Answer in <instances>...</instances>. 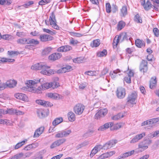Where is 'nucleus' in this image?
<instances>
[{"instance_id":"79ce46f5","label":"nucleus","mask_w":159,"mask_h":159,"mask_svg":"<svg viewBox=\"0 0 159 159\" xmlns=\"http://www.w3.org/2000/svg\"><path fill=\"white\" fill-rule=\"evenodd\" d=\"M83 60V58L82 57H80L74 58L73 61L74 62L77 63H82Z\"/></svg>"},{"instance_id":"c756f323","label":"nucleus","mask_w":159,"mask_h":159,"mask_svg":"<svg viewBox=\"0 0 159 159\" xmlns=\"http://www.w3.org/2000/svg\"><path fill=\"white\" fill-rule=\"evenodd\" d=\"M63 121V118L62 117H59L56 118L52 122V124L54 126H56Z\"/></svg>"},{"instance_id":"20e7f679","label":"nucleus","mask_w":159,"mask_h":159,"mask_svg":"<svg viewBox=\"0 0 159 159\" xmlns=\"http://www.w3.org/2000/svg\"><path fill=\"white\" fill-rule=\"evenodd\" d=\"M49 20L50 25L53 28L56 30L59 29V27L56 24L55 16L53 12L52 13L51 15L50 16Z\"/></svg>"},{"instance_id":"864d4df0","label":"nucleus","mask_w":159,"mask_h":159,"mask_svg":"<svg viewBox=\"0 0 159 159\" xmlns=\"http://www.w3.org/2000/svg\"><path fill=\"white\" fill-rule=\"evenodd\" d=\"M12 36L9 34H5L2 36V38L3 39L9 40L11 39Z\"/></svg>"},{"instance_id":"f257e3e1","label":"nucleus","mask_w":159,"mask_h":159,"mask_svg":"<svg viewBox=\"0 0 159 159\" xmlns=\"http://www.w3.org/2000/svg\"><path fill=\"white\" fill-rule=\"evenodd\" d=\"M41 80L43 79H40L38 80L28 81L26 84L29 88V91L32 93H40L41 90H45L51 88L52 83H46L41 84L40 86L36 88V87L37 86V84L40 83Z\"/></svg>"},{"instance_id":"f8f14e48","label":"nucleus","mask_w":159,"mask_h":159,"mask_svg":"<svg viewBox=\"0 0 159 159\" xmlns=\"http://www.w3.org/2000/svg\"><path fill=\"white\" fill-rule=\"evenodd\" d=\"M46 95L48 97L54 100H58L63 98L62 96L56 93H48Z\"/></svg>"},{"instance_id":"8fccbe9b","label":"nucleus","mask_w":159,"mask_h":159,"mask_svg":"<svg viewBox=\"0 0 159 159\" xmlns=\"http://www.w3.org/2000/svg\"><path fill=\"white\" fill-rule=\"evenodd\" d=\"M50 0H42L39 2V4L40 5H43L50 2Z\"/></svg>"},{"instance_id":"a878e982","label":"nucleus","mask_w":159,"mask_h":159,"mask_svg":"<svg viewBox=\"0 0 159 159\" xmlns=\"http://www.w3.org/2000/svg\"><path fill=\"white\" fill-rule=\"evenodd\" d=\"M68 117L69 120L71 122L74 121L75 120V114L72 111L68 113Z\"/></svg>"},{"instance_id":"ea45409f","label":"nucleus","mask_w":159,"mask_h":159,"mask_svg":"<svg viewBox=\"0 0 159 159\" xmlns=\"http://www.w3.org/2000/svg\"><path fill=\"white\" fill-rule=\"evenodd\" d=\"M28 39L26 38L20 39L17 40V43L18 44H27Z\"/></svg>"},{"instance_id":"1a4fd4ad","label":"nucleus","mask_w":159,"mask_h":159,"mask_svg":"<svg viewBox=\"0 0 159 159\" xmlns=\"http://www.w3.org/2000/svg\"><path fill=\"white\" fill-rule=\"evenodd\" d=\"M159 121V117L153 118L144 121L142 124V126L149 125L150 126H152V125Z\"/></svg>"},{"instance_id":"423d86ee","label":"nucleus","mask_w":159,"mask_h":159,"mask_svg":"<svg viewBox=\"0 0 159 159\" xmlns=\"http://www.w3.org/2000/svg\"><path fill=\"white\" fill-rule=\"evenodd\" d=\"M139 69L140 72L143 74L147 72L148 70V62L147 61L142 60L139 67Z\"/></svg>"},{"instance_id":"dca6fc26","label":"nucleus","mask_w":159,"mask_h":159,"mask_svg":"<svg viewBox=\"0 0 159 159\" xmlns=\"http://www.w3.org/2000/svg\"><path fill=\"white\" fill-rule=\"evenodd\" d=\"M36 102L37 104L44 107H51L53 105L51 103L44 100H37L36 101Z\"/></svg>"},{"instance_id":"f3484780","label":"nucleus","mask_w":159,"mask_h":159,"mask_svg":"<svg viewBox=\"0 0 159 159\" xmlns=\"http://www.w3.org/2000/svg\"><path fill=\"white\" fill-rule=\"evenodd\" d=\"M61 56L62 54L60 53H54L50 55L48 58L52 61H55L60 59Z\"/></svg>"},{"instance_id":"0e129e2a","label":"nucleus","mask_w":159,"mask_h":159,"mask_svg":"<svg viewBox=\"0 0 159 159\" xmlns=\"http://www.w3.org/2000/svg\"><path fill=\"white\" fill-rule=\"evenodd\" d=\"M79 42L77 40H75L72 38L70 40V43L71 44L75 45L77 44Z\"/></svg>"},{"instance_id":"a18cd8bd","label":"nucleus","mask_w":159,"mask_h":159,"mask_svg":"<svg viewBox=\"0 0 159 159\" xmlns=\"http://www.w3.org/2000/svg\"><path fill=\"white\" fill-rule=\"evenodd\" d=\"M11 2L9 0H0V4L2 5H9L11 4Z\"/></svg>"},{"instance_id":"39448f33","label":"nucleus","mask_w":159,"mask_h":159,"mask_svg":"<svg viewBox=\"0 0 159 159\" xmlns=\"http://www.w3.org/2000/svg\"><path fill=\"white\" fill-rule=\"evenodd\" d=\"M116 93L117 98L119 99L124 98L126 95L125 90V89L121 87H118L116 91Z\"/></svg>"},{"instance_id":"9b49d317","label":"nucleus","mask_w":159,"mask_h":159,"mask_svg":"<svg viewBox=\"0 0 159 159\" xmlns=\"http://www.w3.org/2000/svg\"><path fill=\"white\" fill-rule=\"evenodd\" d=\"M145 135V132H143L141 134L136 135L131 140L130 143H134L138 142L144 137Z\"/></svg>"},{"instance_id":"603ef678","label":"nucleus","mask_w":159,"mask_h":159,"mask_svg":"<svg viewBox=\"0 0 159 159\" xmlns=\"http://www.w3.org/2000/svg\"><path fill=\"white\" fill-rule=\"evenodd\" d=\"M70 33L71 36L75 37H80L83 36V35L81 34L74 32H71Z\"/></svg>"},{"instance_id":"4c0bfd02","label":"nucleus","mask_w":159,"mask_h":159,"mask_svg":"<svg viewBox=\"0 0 159 159\" xmlns=\"http://www.w3.org/2000/svg\"><path fill=\"white\" fill-rule=\"evenodd\" d=\"M52 48L51 47H48L45 48L42 52L43 55H47L49 54L51 52Z\"/></svg>"},{"instance_id":"3c124183","label":"nucleus","mask_w":159,"mask_h":159,"mask_svg":"<svg viewBox=\"0 0 159 159\" xmlns=\"http://www.w3.org/2000/svg\"><path fill=\"white\" fill-rule=\"evenodd\" d=\"M135 21L137 23H141L142 20L141 17L139 16V14H137L135 16Z\"/></svg>"},{"instance_id":"680f3d73","label":"nucleus","mask_w":159,"mask_h":159,"mask_svg":"<svg viewBox=\"0 0 159 159\" xmlns=\"http://www.w3.org/2000/svg\"><path fill=\"white\" fill-rule=\"evenodd\" d=\"M55 137L56 138H61L64 137L62 131L58 132L55 136Z\"/></svg>"},{"instance_id":"aec40b11","label":"nucleus","mask_w":159,"mask_h":159,"mask_svg":"<svg viewBox=\"0 0 159 159\" xmlns=\"http://www.w3.org/2000/svg\"><path fill=\"white\" fill-rule=\"evenodd\" d=\"M16 82L14 80H11L7 81L5 83L6 88H14L16 86Z\"/></svg>"},{"instance_id":"f704fd0d","label":"nucleus","mask_w":159,"mask_h":159,"mask_svg":"<svg viewBox=\"0 0 159 159\" xmlns=\"http://www.w3.org/2000/svg\"><path fill=\"white\" fill-rule=\"evenodd\" d=\"M100 40L98 39L94 40L91 43L90 45L91 47H98L100 45Z\"/></svg>"},{"instance_id":"e433bc0d","label":"nucleus","mask_w":159,"mask_h":159,"mask_svg":"<svg viewBox=\"0 0 159 159\" xmlns=\"http://www.w3.org/2000/svg\"><path fill=\"white\" fill-rule=\"evenodd\" d=\"M39 43V42L37 40L33 39H28V42L27 44H32L36 45Z\"/></svg>"},{"instance_id":"c03bdc74","label":"nucleus","mask_w":159,"mask_h":159,"mask_svg":"<svg viewBox=\"0 0 159 159\" xmlns=\"http://www.w3.org/2000/svg\"><path fill=\"white\" fill-rule=\"evenodd\" d=\"M120 72V71L119 70H114L113 72H110V75L112 79H114L117 76V73Z\"/></svg>"},{"instance_id":"5fc2aeb1","label":"nucleus","mask_w":159,"mask_h":159,"mask_svg":"<svg viewBox=\"0 0 159 159\" xmlns=\"http://www.w3.org/2000/svg\"><path fill=\"white\" fill-rule=\"evenodd\" d=\"M106 11L107 13H110L111 11V6L110 4L109 3H108L106 4Z\"/></svg>"},{"instance_id":"69168bd1","label":"nucleus","mask_w":159,"mask_h":159,"mask_svg":"<svg viewBox=\"0 0 159 159\" xmlns=\"http://www.w3.org/2000/svg\"><path fill=\"white\" fill-rule=\"evenodd\" d=\"M124 80L127 83L129 84L131 83V77L127 75L125 76L124 78Z\"/></svg>"},{"instance_id":"e2e57ef3","label":"nucleus","mask_w":159,"mask_h":159,"mask_svg":"<svg viewBox=\"0 0 159 159\" xmlns=\"http://www.w3.org/2000/svg\"><path fill=\"white\" fill-rule=\"evenodd\" d=\"M16 35L20 37H24L26 35L25 33L22 32H18L16 33Z\"/></svg>"},{"instance_id":"c9c22d12","label":"nucleus","mask_w":159,"mask_h":159,"mask_svg":"<svg viewBox=\"0 0 159 159\" xmlns=\"http://www.w3.org/2000/svg\"><path fill=\"white\" fill-rule=\"evenodd\" d=\"M27 141V139H25V140L18 143L15 145L14 147L15 149H17L20 148L21 146L25 144V143Z\"/></svg>"},{"instance_id":"6e6552de","label":"nucleus","mask_w":159,"mask_h":159,"mask_svg":"<svg viewBox=\"0 0 159 159\" xmlns=\"http://www.w3.org/2000/svg\"><path fill=\"white\" fill-rule=\"evenodd\" d=\"M66 141V139L64 138L57 140L51 144L50 148H51L52 149L57 147L59 146L65 142Z\"/></svg>"},{"instance_id":"f03ea898","label":"nucleus","mask_w":159,"mask_h":159,"mask_svg":"<svg viewBox=\"0 0 159 159\" xmlns=\"http://www.w3.org/2000/svg\"><path fill=\"white\" fill-rule=\"evenodd\" d=\"M32 70H41L40 73L43 75H50L54 74L56 71L53 70H49L50 67L42 63H38L32 65L31 67Z\"/></svg>"},{"instance_id":"7c9ffc66","label":"nucleus","mask_w":159,"mask_h":159,"mask_svg":"<svg viewBox=\"0 0 159 159\" xmlns=\"http://www.w3.org/2000/svg\"><path fill=\"white\" fill-rule=\"evenodd\" d=\"M24 153L20 152L14 155L11 159H24Z\"/></svg>"},{"instance_id":"774afa93","label":"nucleus","mask_w":159,"mask_h":159,"mask_svg":"<svg viewBox=\"0 0 159 159\" xmlns=\"http://www.w3.org/2000/svg\"><path fill=\"white\" fill-rule=\"evenodd\" d=\"M98 152L97 150H96L95 147L92 150L91 153L90 154V156L92 157L96 153Z\"/></svg>"},{"instance_id":"bb28decb","label":"nucleus","mask_w":159,"mask_h":159,"mask_svg":"<svg viewBox=\"0 0 159 159\" xmlns=\"http://www.w3.org/2000/svg\"><path fill=\"white\" fill-rule=\"evenodd\" d=\"M139 148L141 149V151H144L147 149L148 147L145 144V143H144L143 141L140 142L138 145Z\"/></svg>"},{"instance_id":"6e6d98bb","label":"nucleus","mask_w":159,"mask_h":159,"mask_svg":"<svg viewBox=\"0 0 159 159\" xmlns=\"http://www.w3.org/2000/svg\"><path fill=\"white\" fill-rule=\"evenodd\" d=\"M95 71H87L85 72L84 74L88 75L94 76L95 75Z\"/></svg>"},{"instance_id":"338daca9","label":"nucleus","mask_w":159,"mask_h":159,"mask_svg":"<svg viewBox=\"0 0 159 159\" xmlns=\"http://www.w3.org/2000/svg\"><path fill=\"white\" fill-rule=\"evenodd\" d=\"M6 88L5 83H3L0 82V90H4Z\"/></svg>"},{"instance_id":"de8ad7c7","label":"nucleus","mask_w":159,"mask_h":159,"mask_svg":"<svg viewBox=\"0 0 159 159\" xmlns=\"http://www.w3.org/2000/svg\"><path fill=\"white\" fill-rule=\"evenodd\" d=\"M134 152V150H132L130 151H129L123 154V156L125 157H128V156H130L133 154Z\"/></svg>"},{"instance_id":"473e14b6","label":"nucleus","mask_w":159,"mask_h":159,"mask_svg":"<svg viewBox=\"0 0 159 159\" xmlns=\"http://www.w3.org/2000/svg\"><path fill=\"white\" fill-rule=\"evenodd\" d=\"M135 45L139 48H141L142 47L145 46V43H143V41L140 40L139 39H137L135 40Z\"/></svg>"},{"instance_id":"37998d69","label":"nucleus","mask_w":159,"mask_h":159,"mask_svg":"<svg viewBox=\"0 0 159 159\" xmlns=\"http://www.w3.org/2000/svg\"><path fill=\"white\" fill-rule=\"evenodd\" d=\"M121 13L122 16H124L127 14V8L125 6L122 7L121 9Z\"/></svg>"},{"instance_id":"a211bd4d","label":"nucleus","mask_w":159,"mask_h":159,"mask_svg":"<svg viewBox=\"0 0 159 159\" xmlns=\"http://www.w3.org/2000/svg\"><path fill=\"white\" fill-rule=\"evenodd\" d=\"M48 110H44L42 109L38 110L37 112L38 116L40 118H43L47 116L48 114H46V112H47Z\"/></svg>"},{"instance_id":"13d9d810","label":"nucleus","mask_w":159,"mask_h":159,"mask_svg":"<svg viewBox=\"0 0 159 159\" xmlns=\"http://www.w3.org/2000/svg\"><path fill=\"white\" fill-rule=\"evenodd\" d=\"M8 54L10 56H12L13 55L16 54V55L20 53L18 51H9L7 52Z\"/></svg>"},{"instance_id":"58836bf2","label":"nucleus","mask_w":159,"mask_h":159,"mask_svg":"<svg viewBox=\"0 0 159 159\" xmlns=\"http://www.w3.org/2000/svg\"><path fill=\"white\" fill-rule=\"evenodd\" d=\"M125 25V23L124 21H119L117 25V30L119 31L121 30L124 27Z\"/></svg>"},{"instance_id":"ddd939ff","label":"nucleus","mask_w":159,"mask_h":159,"mask_svg":"<svg viewBox=\"0 0 159 159\" xmlns=\"http://www.w3.org/2000/svg\"><path fill=\"white\" fill-rule=\"evenodd\" d=\"M15 97L17 99L24 101H28V97L25 94L21 93H17L14 95Z\"/></svg>"},{"instance_id":"9d476101","label":"nucleus","mask_w":159,"mask_h":159,"mask_svg":"<svg viewBox=\"0 0 159 159\" xmlns=\"http://www.w3.org/2000/svg\"><path fill=\"white\" fill-rule=\"evenodd\" d=\"M107 110L106 109H101L99 110L95 116V118L98 119L104 116L107 113Z\"/></svg>"},{"instance_id":"72a5a7b5","label":"nucleus","mask_w":159,"mask_h":159,"mask_svg":"<svg viewBox=\"0 0 159 159\" xmlns=\"http://www.w3.org/2000/svg\"><path fill=\"white\" fill-rule=\"evenodd\" d=\"M124 117V115L121 113H119L117 115H115L111 117L112 120H117L120 119Z\"/></svg>"},{"instance_id":"4468645a","label":"nucleus","mask_w":159,"mask_h":159,"mask_svg":"<svg viewBox=\"0 0 159 159\" xmlns=\"http://www.w3.org/2000/svg\"><path fill=\"white\" fill-rule=\"evenodd\" d=\"M39 39L41 41L43 42H46L53 40V38L51 35L48 34H41L39 36Z\"/></svg>"},{"instance_id":"393cba45","label":"nucleus","mask_w":159,"mask_h":159,"mask_svg":"<svg viewBox=\"0 0 159 159\" xmlns=\"http://www.w3.org/2000/svg\"><path fill=\"white\" fill-rule=\"evenodd\" d=\"M15 60L14 59H10L7 58L5 57H0V64L4 63L6 62H14Z\"/></svg>"},{"instance_id":"09e8293b","label":"nucleus","mask_w":159,"mask_h":159,"mask_svg":"<svg viewBox=\"0 0 159 159\" xmlns=\"http://www.w3.org/2000/svg\"><path fill=\"white\" fill-rule=\"evenodd\" d=\"M51 83H52L51 86V88L53 89L56 88L60 86L58 82H51Z\"/></svg>"},{"instance_id":"5701e85b","label":"nucleus","mask_w":159,"mask_h":159,"mask_svg":"<svg viewBox=\"0 0 159 159\" xmlns=\"http://www.w3.org/2000/svg\"><path fill=\"white\" fill-rule=\"evenodd\" d=\"M44 129V127L43 126H41L37 129L34 132V137H38L43 132Z\"/></svg>"},{"instance_id":"2eb2a0df","label":"nucleus","mask_w":159,"mask_h":159,"mask_svg":"<svg viewBox=\"0 0 159 159\" xmlns=\"http://www.w3.org/2000/svg\"><path fill=\"white\" fill-rule=\"evenodd\" d=\"M72 49V47L70 46L65 45L58 48L57 49V51L59 52H66Z\"/></svg>"},{"instance_id":"052dcab7","label":"nucleus","mask_w":159,"mask_h":159,"mask_svg":"<svg viewBox=\"0 0 159 159\" xmlns=\"http://www.w3.org/2000/svg\"><path fill=\"white\" fill-rule=\"evenodd\" d=\"M153 32L155 36L158 37L159 36V30L157 28L153 29Z\"/></svg>"},{"instance_id":"7ed1b4c3","label":"nucleus","mask_w":159,"mask_h":159,"mask_svg":"<svg viewBox=\"0 0 159 159\" xmlns=\"http://www.w3.org/2000/svg\"><path fill=\"white\" fill-rule=\"evenodd\" d=\"M137 97V93L134 92L132 93L129 94L127 98V104H131L133 105L135 104V101Z\"/></svg>"},{"instance_id":"2f4dec72","label":"nucleus","mask_w":159,"mask_h":159,"mask_svg":"<svg viewBox=\"0 0 159 159\" xmlns=\"http://www.w3.org/2000/svg\"><path fill=\"white\" fill-rule=\"evenodd\" d=\"M153 2V7L156 10H159V0H151Z\"/></svg>"},{"instance_id":"412c9836","label":"nucleus","mask_w":159,"mask_h":159,"mask_svg":"<svg viewBox=\"0 0 159 159\" xmlns=\"http://www.w3.org/2000/svg\"><path fill=\"white\" fill-rule=\"evenodd\" d=\"M118 36L119 37L120 42H122L125 40H128V39L130 40L131 39V38H129V36L126 33H121L119 35H118Z\"/></svg>"},{"instance_id":"0eeeda50","label":"nucleus","mask_w":159,"mask_h":159,"mask_svg":"<svg viewBox=\"0 0 159 159\" xmlns=\"http://www.w3.org/2000/svg\"><path fill=\"white\" fill-rule=\"evenodd\" d=\"M84 106L81 104H78L74 108V112L77 115L81 114L84 109Z\"/></svg>"},{"instance_id":"c85d7f7f","label":"nucleus","mask_w":159,"mask_h":159,"mask_svg":"<svg viewBox=\"0 0 159 159\" xmlns=\"http://www.w3.org/2000/svg\"><path fill=\"white\" fill-rule=\"evenodd\" d=\"M119 41H120V39L119 37H118V35L116 36L114 39L112 43L113 46L114 48H116Z\"/></svg>"},{"instance_id":"49530a36","label":"nucleus","mask_w":159,"mask_h":159,"mask_svg":"<svg viewBox=\"0 0 159 159\" xmlns=\"http://www.w3.org/2000/svg\"><path fill=\"white\" fill-rule=\"evenodd\" d=\"M64 137H66L69 135L71 132L70 129L62 131Z\"/></svg>"},{"instance_id":"6ab92c4d","label":"nucleus","mask_w":159,"mask_h":159,"mask_svg":"<svg viewBox=\"0 0 159 159\" xmlns=\"http://www.w3.org/2000/svg\"><path fill=\"white\" fill-rule=\"evenodd\" d=\"M71 67L69 66H66L65 67L61 68L56 71L57 73H64L66 72H68L71 70Z\"/></svg>"},{"instance_id":"4d7b16f0","label":"nucleus","mask_w":159,"mask_h":159,"mask_svg":"<svg viewBox=\"0 0 159 159\" xmlns=\"http://www.w3.org/2000/svg\"><path fill=\"white\" fill-rule=\"evenodd\" d=\"M143 142L145 143V144L148 147V146L152 143V141L149 139L145 138V139L143 141Z\"/></svg>"},{"instance_id":"bf43d9fd","label":"nucleus","mask_w":159,"mask_h":159,"mask_svg":"<svg viewBox=\"0 0 159 159\" xmlns=\"http://www.w3.org/2000/svg\"><path fill=\"white\" fill-rule=\"evenodd\" d=\"M117 142V141L116 140H111L109 142H108L109 144L110 145V146L111 147H112L113 146H114L116 143Z\"/></svg>"},{"instance_id":"a19ab883","label":"nucleus","mask_w":159,"mask_h":159,"mask_svg":"<svg viewBox=\"0 0 159 159\" xmlns=\"http://www.w3.org/2000/svg\"><path fill=\"white\" fill-rule=\"evenodd\" d=\"M107 52L106 50L104 49L102 52H98L97 53V56L98 57H101L105 56L107 55Z\"/></svg>"},{"instance_id":"cd10ccee","label":"nucleus","mask_w":159,"mask_h":159,"mask_svg":"<svg viewBox=\"0 0 159 159\" xmlns=\"http://www.w3.org/2000/svg\"><path fill=\"white\" fill-rule=\"evenodd\" d=\"M143 6L145 10L148 11L152 8V5L149 1H148L146 2H144Z\"/></svg>"},{"instance_id":"4be33fe9","label":"nucleus","mask_w":159,"mask_h":159,"mask_svg":"<svg viewBox=\"0 0 159 159\" xmlns=\"http://www.w3.org/2000/svg\"><path fill=\"white\" fill-rule=\"evenodd\" d=\"M113 124L112 122L107 123L103 125L99 128L98 130L100 131H103L108 129L109 127H111L113 125Z\"/></svg>"},{"instance_id":"b1692460","label":"nucleus","mask_w":159,"mask_h":159,"mask_svg":"<svg viewBox=\"0 0 159 159\" xmlns=\"http://www.w3.org/2000/svg\"><path fill=\"white\" fill-rule=\"evenodd\" d=\"M157 80L156 77L153 76L152 77L150 81V88L151 89L154 88L156 85Z\"/></svg>"}]
</instances>
